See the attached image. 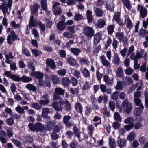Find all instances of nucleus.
I'll return each instance as SVG.
<instances>
[{
    "label": "nucleus",
    "mask_w": 148,
    "mask_h": 148,
    "mask_svg": "<svg viewBox=\"0 0 148 148\" xmlns=\"http://www.w3.org/2000/svg\"><path fill=\"white\" fill-rule=\"evenodd\" d=\"M32 107L37 110H39L41 108V105H40L39 104L35 103L32 104Z\"/></svg>",
    "instance_id": "55"
},
{
    "label": "nucleus",
    "mask_w": 148,
    "mask_h": 148,
    "mask_svg": "<svg viewBox=\"0 0 148 148\" xmlns=\"http://www.w3.org/2000/svg\"><path fill=\"white\" fill-rule=\"evenodd\" d=\"M88 129L89 130V133L90 135L92 136L94 130L93 127L92 125H90L88 126Z\"/></svg>",
    "instance_id": "62"
},
{
    "label": "nucleus",
    "mask_w": 148,
    "mask_h": 148,
    "mask_svg": "<svg viewBox=\"0 0 148 148\" xmlns=\"http://www.w3.org/2000/svg\"><path fill=\"white\" fill-rule=\"evenodd\" d=\"M87 18L88 22H91L93 20V16L92 15V12L90 10L86 11Z\"/></svg>",
    "instance_id": "22"
},
{
    "label": "nucleus",
    "mask_w": 148,
    "mask_h": 148,
    "mask_svg": "<svg viewBox=\"0 0 148 148\" xmlns=\"http://www.w3.org/2000/svg\"><path fill=\"white\" fill-rule=\"evenodd\" d=\"M41 5L42 8L43 10L46 11L47 10V1L46 0H41Z\"/></svg>",
    "instance_id": "35"
},
{
    "label": "nucleus",
    "mask_w": 148,
    "mask_h": 148,
    "mask_svg": "<svg viewBox=\"0 0 148 148\" xmlns=\"http://www.w3.org/2000/svg\"><path fill=\"white\" fill-rule=\"evenodd\" d=\"M135 137V133L131 132L127 136V139L129 141H132L134 139Z\"/></svg>",
    "instance_id": "48"
},
{
    "label": "nucleus",
    "mask_w": 148,
    "mask_h": 148,
    "mask_svg": "<svg viewBox=\"0 0 148 148\" xmlns=\"http://www.w3.org/2000/svg\"><path fill=\"white\" fill-rule=\"evenodd\" d=\"M10 69L11 70L15 71L17 69L16 65V63L14 62H13L10 63Z\"/></svg>",
    "instance_id": "58"
},
{
    "label": "nucleus",
    "mask_w": 148,
    "mask_h": 148,
    "mask_svg": "<svg viewBox=\"0 0 148 148\" xmlns=\"http://www.w3.org/2000/svg\"><path fill=\"white\" fill-rule=\"evenodd\" d=\"M25 87L29 90L34 92L36 91L37 90L36 87L34 85L32 84H27L26 86Z\"/></svg>",
    "instance_id": "23"
},
{
    "label": "nucleus",
    "mask_w": 148,
    "mask_h": 148,
    "mask_svg": "<svg viewBox=\"0 0 148 148\" xmlns=\"http://www.w3.org/2000/svg\"><path fill=\"white\" fill-rule=\"evenodd\" d=\"M71 52L75 55H78L81 52V50L78 48H72L70 49Z\"/></svg>",
    "instance_id": "25"
},
{
    "label": "nucleus",
    "mask_w": 148,
    "mask_h": 148,
    "mask_svg": "<svg viewBox=\"0 0 148 148\" xmlns=\"http://www.w3.org/2000/svg\"><path fill=\"white\" fill-rule=\"evenodd\" d=\"M5 58V62L8 64H10L11 62V61L10 60V58L13 59L14 58V57L13 56L11 52H10L8 54H7L6 53H4Z\"/></svg>",
    "instance_id": "13"
},
{
    "label": "nucleus",
    "mask_w": 148,
    "mask_h": 148,
    "mask_svg": "<svg viewBox=\"0 0 148 148\" xmlns=\"http://www.w3.org/2000/svg\"><path fill=\"white\" fill-rule=\"evenodd\" d=\"M84 33L88 37H92L94 34V30L91 27L87 26L84 29Z\"/></svg>",
    "instance_id": "4"
},
{
    "label": "nucleus",
    "mask_w": 148,
    "mask_h": 148,
    "mask_svg": "<svg viewBox=\"0 0 148 148\" xmlns=\"http://www.w3.org/2000/svg\"><path fill=\"white\" fill-rule=\"evenodd\" d=\"M20 39L15 33L14 30H12L7 36V39L8 43L9 45L12 44V42L16 40H19Z\"/></svg>",
    "instance_id": "2"
},
{
    "label": "nucleus",
    "mask_w": 148,
    "mask_h": 148,
    "mask_svg": "<svg viewBox=\"0 0 148 148\" xmlns=\"http://www.w3.org/2000/svg\"><path fill=\"white\" fill-rule=\"evenodd\" d=\"M52 106L54 109L56 111H60L62 109V107L57 101H55L52 103Z\"/></svg>",
    "instance_id": "15"
},
{
    "label": "nucleus",
    "mask_w": 148,
    "mask_h": 148,
    "mask_svg": "<svg viewBox=\"0 0 148 148\" xmlns=\"http://www.w3.org/2000/svg\"><path fill=\"white\" fill-rule=\"evenodd\" d=\"M123 82L122 81H118L117 84L115 86V88L116 90L121 89L123 87L122 84Z\"/></svg>",
    "instance_id": "46"
},
{
    "label": "nucleus",
    "mask_w": 148,
    "mask_h": 148,
    "mask_svg": "<svg viewBox=\"0 0 148 148\" xmlns=\"http://www.w3.org/2000/svg\"><path fill=\"white\" fill-rule=\"evenodd\" d=\"M144 95L145 97V106L148 108V92L147 91H145Z\"/></svg>",
    "instance_id": "44"
},
{
    "label": "nucleus",
    "mask_w": 148,
    "mask_h": 148,
    "mask_svg": "<svg viewBox=\"0 0 148 148\" xmlns=\"http://www.w3.org/2000/svg\"><path fill=\"white\" fill-rule=\"evenodd\" d=\"M32 80L31 78L25 76H23L21 77V81L24 82H29Z\"/></svg>",
    "instance_id": "30"
},
{
    "label": "nucleus",
    "mask_w": 148,
    "mask_h": 148,
    "mask_svg": "<svg viewBox=\"0 0 148 148\" xmlns=\"http://www.w3.org/2000/svg\"><path fill=\"white\" fill-rule=\"evenodd\" d=\"M42 110L41 116L43 118H47L48 119H50V117L47 116L48 114L50 112L49 108H43Z\"/></svg>",
    "instance_id": "10"
},
{
    "label": "nucleus",
    "mask_w": 148,
    "mask_h": 148,
    "mask_svg": "<svg viewBox=\"0 0 148 148\" xmlns=\"http://www.w3.org/2000/svg\"><path fill=\"white\" fill-rule=\"evenodd\" d=\"M73 75L76 77L77 78L81 77V75L80 71L77 70H75L73 71Z\"/></svg>",
    "instance_id": "59"
},
{
    "label": "nucleus",
    "mask_w": 148,
    "mask_h": 148,
    "mask_svg": "<svg viewBox=\"0 0 148 148\" xmlns=\"http://www.w3.org/2000/svg\"><path fill=\"white\" fill-rule=\"evenodd\" d=\"M80 71L84 77H85L87 78L90 77V71L86 68H84L82 69H81Z\"/></svg>",
    "instance_id": "17"
},
{
    "label": "nucleus",
    "mask_w": 148,
    "mask_h": 148,
    "mask_svg": "<svg viewBox=\"0 0 148 148\" xmlns=\"http://www.w3.org/2000/svg\"><path fill=\"white\" fill-rule=\"evenodd\" d=\"M120 60L119 56L117 53H114L112 60V62L118 66L120 62Z\"/></svg>",
    "instance_id": "16"
},
{
    "label": "nucleus",
    "mask_w": 148,
    "mask_h": 148,
    "mask_svg": "<svg viewBox=\"0 0 148 148\" xmlns=\"http://www.w3.org/2000/svg\"><path fill=\"white\" fill-rule=\"evenodd\" d=\"M114 26L112 25H110L108 27L107 29L109 34H111L114 31Z\"/></svg>",
    "instance_id": "49"
},
{
    "label": "nucleus",
    "mask_w": 148,
    "mask_h": 148,
    "mask_svg": "<svg viewBox=\"0 0 148 148\" xmlns=\"http://www.w3.org/2000/svg\"><path fill=\"white\" fill-rule=\"evenodd\" d=\"M41 100L39 101L40 104L41 105H46L49 103L50 100L49 99Z\"/></svg>",
    "instance_id": "51"
},
{
    "label": "nucleus",
    "mask_w": 148,
    "mask_h": 148,
    "mask_svg": "<svg viewBox=\"0 0 148 148\" xmlns=\"http://www.w3.org/2000/svg\"><path fill=\"white\" fill-rule=\"evenodd\" d=\"M32 52L34 54L35 57H36L41 54V52L38 49H33L31 50Z\"/></svg>",
    "instance_id": "36"
},
{
    "label": "nucleus",
    "mask_w": 148,
    "mask_h": 148,
    "mask_svg": "<svg viewBox=\"0 0 148 148\" xmlns=\"http://www.w3.org/2000/svg\"><path fill=\"white\" fill-rule=\"evenodd\" d=\"M73 131L75 134L78 138L79 140L80 135V132L78 129L75 126H74Z\"/></svg>",
    "instance_id": "29"
},
{
    "label": "nucleus",
    "mask_w": 148,
    "mask_h": 148,
    "mask_svg": "<svg viewBox=\"0 0 148 148\" xmlns=\"http://www.w3.org/2000/svg\"><path fill=\"white\" fill-rule=\"evenodd\" d=\"M93 121L94 122H99L98 123H96L95 124V125L96 127L98 125L100 124L101 123V118L99 117H98L97 116H95L93 119Z\"/></svg>",
    "instance_id": "50"
},
{
    "label": "nucleus",
    "mask_w": 148,
    "mask_h": 148,
    "mask_svg": "<svg viewBox=\"0 0 148 148\" xmlns=\"http://www.w3.org/2000/svg\"><path fill=\"white\" fill-rule=\"evenodd\" d=\"M116 74L117 76L119 77H122L123 74L122 69L120 67H119L117 69Z\"/></svg>",
    "instance_id": "26"
},
{
    "label": "nucleus",
    "mask_w": 148,
    "mask_h": 148,
    "mask_svg": "<svg viewBox=\"0 0 148 148\" xmlns=\"http://www.w3.org/2000/svg\"><path fill=\"white\" fill-rule=\"evenodd\" d=\"M134 121V119L132 117H128L124 120V123L127 124H133Z\"/></svg>",
    "instance_id": "47"
},
{
    "label": "nucleus",
    "mask_w": 148,
    "mask_h": 148,
    "mask_svg": "<svg viewBox=\"0 0 148 148\" xmlns=\"http://www.w3.org/2000/svg\"><path fill=\"white\" fill-rule=\"evenodd\" d=\"M67 61L69 64L73 66L75 65L76 63V60L72 58L68 59Z\"/></svg>",
    "instance_id": "45"
},
{
    "label": "nucleus",
    "mask_w": 148,
    "mask_h": 148,
    "mask_svg": "<svg viewBox=\"0 0 148 148\" xmlns=\"http://www.w3.org/2000/svg\"><path fill=\"white\" fill-rule=\"evenodd\" d=\"M103 79L104 81L107 84L112 85L113 84L114 78L113 76L110 79L108 75H105L103 76Z\"/></svg>",
    "instance_id": "14"
},
{
    "label": "nucleus",
    "mask_w": 148,
    "mask_h": 148,
    "mask_svg": "<svg viewBox=\"0 0 148 148\" xmlns=\"http://www.w3.org/2000/svg\"><path fill=\"white\" fill-rule=\"evenodd\" d=\"M105 25V21L103 19H100L98 21L96 25L98 27L102 28Z\"/></svg>",
    "instance_id": "19"
},
{
    "label": "nucleus",
    "mask_w": 148,
    "mask_h": 148,
    "mask_svg": "<svg viewBox=\"0 0 148 148\" xmlns=\"http://www.w3.org/2000/svg\"><path fill=\"white\" fill-rule=\"evenodd\" d=\"M122 2L128 10H130L132 8V5L130 0H122Z\"/></svg>",
    "instance_id": "9"
},
{
    "label": "nucleus",
    "mask_w": 148,
    "mask_h": 148,
    "mask_svg": "<svg viewBox=\"0 0 148 148\" xmlns=\"http://www.w3.org/2000/svg\"><path fill=\"white\" fill-rule=\"evenodd\" d=\"M74 19L76 21H78L82 20L83 18V16L79 14H76L74 16Z\"/></svg>",
    "instance_id": "52"
},
{
    "label": "nucleus",
    "mask_w": 148,
    "mask_h": 148,
    "mask_svg": "<svg viewBox=\"0 0 148 148\" xmlns=\"http://www.w3.org/2000/svg\"><path fill=\"white\" fill-rule=\"evenodd\" d=\"M51 78L52 82L55 84H58L60 82L59 78L57 75H52Z\"/></svg>",
    "instance_id": "31"
},
{
    "label": "nucleus",
    "mask_w": 148,
    "mask_h": 148,
    "mask_svg": "<svg viewBox=\"0 0 148 148\" xmlns=\"http://www.w3.org/2000/svg\"><path fill=\"white\" fill-rule=\"evenodd\" d=\"M6 132L8 136L10 137L12 136L13 133L11 128H8L6 129Z\"/></svg>",
    "instance_id": "54"
},
{
    "label": "nucleus",
    "mask_w": 148,
    "mask_h": 148,
    "mask_svg": "<svg viewBox=\"0 0 148 148\" xmlns=\"http://www.w3.org/2000/svg\"><path fill=\"white\" fill-rule=\"evenodd\" d=\"M109 107L110 109L112 110H114L115 108V103L114 102L111 101L109 102Z\"/></svg>",
    "instance_id": "56"
},
{
    "label": "nucleus",
    "mask_w": 148,
    "mask_h": 148,
    "mask_svg": "<svg viewBox=\"0 0 148 148\" xmlns=\"http://www.w3.org/2000/svg\"><path fill=\"white\" fill-rule=\"evenodd\" d=\"M40 7V5L37 3L33 5L32 7L31 8V10L32 12L35 13L38 10Z\"/></svg>",
    "instance_id": "28"
},
{
    "label": "nucleus",
    "mask_w": 148,
    "mask_h": 148,
    "mask_svg": "<svg viewBox=\"0 0 148 148\" xmlns=\"http://www.w3.org/2000/svg\"><path fill=\"white\" fill-rule=\"evenodd\" d=\"M10 24L14 29H16V28H18L20 27V25L18 23H16L15 21H13L11 22Z\"/></svg>",
    "instance_id": "60"
},
{
    "label": "nucleus",
    "mask_w": 148,
    "mask_h": 148,
    "mask_svg": "<svg viewBox=\"0 0 148 148\" xmlns=\"http://www.w3.org/2000/svg\"><path fill=\"white\" fill-rule=\"evenodd\" d=\"M75 109L77 111L81 114L82 112L83 107L79 103H77L75 105Z\"/></svg>",
    "instance_id": "27"
},
{
    "label": "nucleus",
    "mask_w": 148,
    "mask_h": 148,
    "mask_svg": "<svg viewBox=\"0 0 148 148\" xmlns=\"http://www.w3.org/2000/svg\"><path fill=\"white\" fill-rule=\"evenodd\" d=\"M54 92L60 95H63L64 93V91L62 89L58 87L55 89Z\"/></svg>",
    "instance_id": "33"
},
{
    "label": "nucleus",
    "mask_w": 148,
    "mask_h": 148,
    "mask_svg": "<svg viewBox=\"0 0 148 148\" xmlns=\"http://www.w3.org/2000/svg\"><path fill=\"white\" fill-rule=\"evenodd\" d=\"M100 58L101 62L103 66L106 67H108L110 66V63L107 60L104 55L101 56Z\"/></svg>",
    "instance_id": "8"
},
{
    "label": "nucleus",
    "mask_w": 148,
    "mask_h": 148,
    "mask_svg": "<svg viewBox=\"0 0 148 148\" xmlns=\"http://www.w3.org/2000/svg\"><path fill=\"white\" fill-rule=\"evenodd\" d=\"M2 10L4 16L6 17V14H9L8 13V8L6 3L4 2L2 4Z\"/></svg>",
    "instance_id": "18"
},
{
    "label": "nucleus",
    "mask_w": 148,
    "mask_h": 148,
    "mask_svg": "<svg viewBox=\"0 0 148 148\" xmlns=\"http://www.w3.org/2000/svg\"><path fill=\"white\" fill-rule=\"evenodd\" d=\"M57 29L59 31H63L66 27V24L63 21H60L57 24Z\"/></svg>",
    "instance_id": "11"
},
{
    "label": "nucleus",
    "mask_w": 148,
    "mask_h": 148,
    "mask_svg": "<svg viewBox=\"0 0 148 148\" xmlns=\"http://www.w3.org/2000/svg\"><path fill=\"white\" fill-rule=\"evenodd\" d=\"M27 66L28 68L33 71L35 69V66L34 64L32 62H30L28 63Z\"/></svg>",
    "instance_id": "64"
},
{
    "label": "nucleus",
    "mask_w": 148,
    "mask_h": 148,
    "mask_svg": "<svg viewBox=\"0 0 148 148\" xmlns=\"http://www.w3.org/2000/svg\"><path fill=\"white\" fill-rule=\"evenodd\" d=\"M10 78L12 80L17 82L21 81V77L17 75L14 74L11 76Z\"/></svg>",
    "instance_id": "40"
},
{
    "label": "nucleus",
    "mask_w": 148,
    "mask_h": 148,
    "mask_svg": "<svg viewBox=\"0 0 148 148\" xmlns=\"http://www.w3.org/2000/svg\"><path fill=\"white\" fill-rule=\"evenodd\" d=\"M102 34L101 32L96 33L94 35V43L97 45L99 43L102 39Z\"/></svg>",
    "instance_id": "7"
},
{
    "label": "nucleus",
    "mask_w": 148,
    "mask_h": 148,
    "mask_svg": "<svg viewBox=\"0 0 148 148\" xmlns=\"http://www.w3.org/2000/svg\"><path fill=\"white\" fill-rule=\"evenodd\" d=\"M122 106L124 111L127 113H130L132 108V105L129 102L127 99L124 100L122 103Z\"/></svg>",
    "instance_id": "1"
},
{
    "label": "nucleus",
    "mask_w": 148,
    "mask_h": 148,
    "mask_svg": "<svg viewBox=\"0 0 148 148\" xmlns=\"http://www.w3.org/2000/svg\"><path fill=\"white\" fill-rule=\"evenodd\" d=\"M36 131H40L43 130L44 128V126L39 123H36L35 124Z\"/></svg>",
    "instance_id": "24"
},
{
    "label": "nucleus",
    "mask_w": 148,
    "mask_h": 148,
    "mask_svg": "<svg viewBox=\"0 0 148 148\" xmlns=\"http://www.w3.org/2000/svg\"><path fill=\"white\" fill-rule=\"evenodd\" d=\"M15 110L19 114H24L25 111L20 106H18L15 108Z\"/></svg>",
    "instance_id": "43"
},
{
    "label": "nucleus",
    "mask_w": 148,
    "mask_h": 148,
    "mask_svg": "<svg viewBox=\"0 0 148 148\" xmlns=\"http://www.w3.org/2000/svg\"><path fill=\"white\" fill-rule=\"evenodd\" d=\"M119 92L116 91L113 93L111 95V98L113 100L117 99L118 97Z\"/></svg>",
    "instance_id": "53"
},
{
    "label": "nucleus",
    "mask_w": 148,
    "mask_h": 148,
    "mask_svg": "<svg viewBox=\"0 0 148 148\" xmlns=\"http://www.w3.org/2000/svg\"><path fill=\"white\" fill-rule=\"evenodd\" d=\"M126 141L124 140H118V145L120 147H124L126 144Z\"/></svg>",
    "instance_id": "34"
},
{
    "label": "nucleus",
    "mask_w": 148,
    "mask_h": 148,
    "mask_svg": "<svg viewBox=\"0 0 148 148\" xmlns=\"http://www.w3.org/2000/svg\"><path fill=\"white\" fill-rule=\"evenodd\" d=\"M62 82L63 84L65 86H67L68 85L70 81L69 79L67 77L63 78L62 80Z\"/></svg>",
    "instance_id": "41"
},
{
    "label": "nucleus",
    "mask_w": 148,
    "mask_h": 148,
    "mask_svg": "<svg viewBox=\"0 0 148 148\" xmlns=\"http://www.w3.org/2000/svg\"><path fill=\"white\" fill-rule=\"evenodd\" d=\"M116 36L120 40H122L124 38V35L123 32H118L116 35Z\"/></svg>",
    "instance_id": "37"
},
{
    "label": "nucleus",
    "mask_w": 148,
    "mask_h": 148,
    "mask_svg": "<svg viewBox=\"0 0 148 148\" xmlns=\"http://www.w3.org/2000/svg\"><path fill=\"white\" fill-rule=\"evenodd\" d=\"M143 54L142 53L137 52L136 55L134 53H132L130 56V58L133 60H134L136 63L138 62V59L141 58L143 57Z\"/></svg>",
    "instance_id": "5"
},
{
    "label": "nucleus",
    "mask_w": 148,
    "mask_h": 148,
    "mask_svg": "<svg viewBox=\"0 0 148 148\" xmlns=\"http://www.w3.org/2000/svg\"><path fill=\"white\" fill-rule=\"evenodd\" d=\"M65 109L66 111H70L71 110V106L70 103L67 100H65L64 102Z\"/></svg>",
    "instance_id": "32"
},
{
    "label": "nucleus",
    "mask_w": 148,
    "mask_h": 148,
    "mask_svg": "<svg viewBox=\"0 0 148 148\" xmlns=\"http://www.w3.org/2000/svg\"><path fill=\"white\" fill-rule=\"evenodd\" d=\"M95 13L98 17H101L103 14V12L102 10L99 8H96L95 10Z\"/></svg>",
    "instance_id": "21"
},
{
    "label": "nucleus",
    "mask_w": 148,
    "mask_h": 148,
    "mask_svg": "<svg viewBox=\"0 0 148 148\" xmlns=\"http://www.w3.org/2000/svg\"><path fill=\"white\" fill-rule=\"evenodd\" d=\"M30 75L32 77H34L39 79L42 78L44 76V74L38 71L32 72Z\"/></svg>",
    "instance_id": "6"
},
{
    "label": "nucleus",
    "mask_w": 148,
    "mask_h": 148,
    "mask_svg": "<svg viewBox=\"0 0 148 148\" xmlns=\"http://www.w3.org/2000/svg\"><path fill=\"white\" fill-rule=\"evenodd\" d=\"M46 63L47 65L52 69H55L56 68V65L55 62L52 59H47L46 60Z\"/></svg>",
    "instance_id": "12"
},
{
    "label": "nucleus",
    "mask_w": 148,
    "mask_h": 148,
    "mask_svg": "<svg viewBox=\"0 0 148 148\" xmlns=\"http://www.w3.org/2000/svg\"><path fill=\"white\" fill-rule=\"evenodd\" d=\"M134 101L137 106H139L142 110H143L144 106L142 104H141V101L139 98H134Z\"/></svg>",
    "instance_id": "20"
},
{
    "label": "nucleus",
    "mask_w": 148,
    "mask_h": 148,
    "mask_svg": "<svg viewBox=\"0 0 148 148\" xmlns=\"http://www.w3.org/2000/svg\"><path fill=\"white\" fill-rule=\"evenodd\" d=\"M142 109L138 107L136 108L134 111V114L136 116H139L141 114Z\"/></svg>",
    "instance_id": "42"
},
{
    "label": "nucleus",
    "mask_w": 148,
    "mask_h": 148,
    "mask_svg": "<svg viewBox=\"0 0 148 148\" xmlns=\"http://www.w3.org/2000/svg\"><path fill=\"white\" fill-rule=\"evenodd\" d=\"M66 72V70L65 69H60L58 71V74L61 76H64L65 75Z\"/></svg>",
    "instance_id": "57"
},
{
    "label": "nucleus",
    "mask_w": 148,
    "mask_h": 148,
    "mask_svg": "<svg viewBox=\"0 0 148 148\" xmlns=\"http://www.w3.org/2000/svg\"><path fill=\"white\" fill-rule=\"evenodd\" d=\"M34 17L33 16H31L30 18L29 24L32 27L35 26L36 25V23L34 21Z\"/></svg>",
    "instance_id": "61"
},
{
    "label": "nucleus",
    "mask_w": 148,
    "mask_h": 148,
    "mask_svg": "<svg viewBox=\"0 0 148 148\" xmlns=\"http://www.w3.org/2000/svg\"><path fill=\"white\" fill-rule=\"evenodd\" d=\"M114 117L116 120L121 121V119L120 116L118 112H115L114 114Z\"/></svg>",
    "instance_id": "63"
},
{
    "label": "nucleus",
    "mask_w": 148,
    "mask_h": 148,
    "mask_svg": "<svg viewBox=\"0 0 148 148\" xmlns=\"http://www.w3.org/2000/svg\"><path fill=\"white\" fill-rule=\"evenodd\" d=\"M22 53L23 54L27 56H31L30 52L29 51L27 48H23Z\"/></svg>",
    "instance_id": "38"
},
{
    "label": "nucleus",
    "mask_w": 148,
    "mask_h": 148,
    "mask_svg": "<svg viewBox=\"0 0 148 148\" xmlns=\"http://www.w3.org/2000/svg\"><path fill=\"white\" fill-rule=\"evenodd\" d=\"M109 144L111 148H114L116 145L114 140L112 138H110L109 139Z\"/></svg>",
    "instance_id": "39"
},
{
    "label": "nucleus",
    "mask_w": 148,
    "mask_h": 148,
    "mask_svg": "<svg viewBox=\"0 0 148 148\" xmlns=\"http://www.w3.org/2000/svg\"><path fill=\"white\" fill-rule=\"evenodd\" d=\"M137 10L139 12V16L142 18H144L147 15V10L145 7L141 5H138Z\"/></svg>",
    "instance_id": "3"
}]
</instances>
